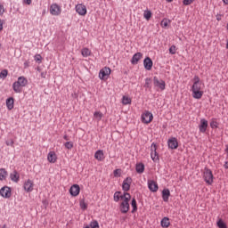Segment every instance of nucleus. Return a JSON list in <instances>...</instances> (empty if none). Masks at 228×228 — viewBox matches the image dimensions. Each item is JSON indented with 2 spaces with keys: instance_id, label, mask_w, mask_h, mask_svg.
<instances>
[{
  "instance_id": "obj_1",
  "label": "nucleus",
  "mask_w": 228,
  "mask_h": 228,
  "mask_svg": "<svg viewBox=\"0 0 228 228\" xmlns=\"http://www.w3.org/2000/svg\"><path fill=\"white\" fill-rule=\"evenodd\" d=\"M192 81L193 85L191 86V92L193 99H202V95H204L202 86H204V84H202L199 76H194Z\"/></svg>"
},
{
  "instance_id": "obj_2",
  "label": "nucleus",
  "mask_w": 228,
  "mask_h": 228,
  "mask_svg": "<svg viewBox=\"0 0 228 228\" xmlns=\"http://www.w3.org/2000/svg\"><path fill=\"white\" fill-rule=\"evenodd\" d=\"M28 86V78H26V77L21 76L18 77V80L15 81L12 84V90L15 94H20L22 92V88H24V86Z\"/></svg>"
},
{
  "instance_id": "obj_3",
  "label": "nucleus",
  "mask_w": 228,
  "mask_h": 228,
  "mask_svg": "<svg viewBox=\"0 0 228 228\" xmlns=\"http://www.w3.org/2000/svg\"><path fill=\"white\" fill-rule=\"evenodd\" d=\"M129 200H131V194L125 193L124 200L120 204V211L121 213H127L129 211Z\"/></svg>"
},
{
  "instance_id": "obj_4",
  "label": "nucleus",
  "mask_w": 228,
  "mask_h": 228,
  "mask_svg": "<svg viewBox=\"0 0 228 228\" xmlns=\"http://www.w3.org/2000/svg\"><path fill=\"white\" fill-rule=\"evenodd\" d=\"M203 179L208 186H211L215 179V176H213V171H211V169L205 168L203 172Z\"/></svg>"
},
{
  "instance_id": "obj_5",
  "label": "nucleus",
  "mask_w": 228,
  "mask_h": 228,
  "mask_svg": "<svg viewBox=\"0 0 228 228\" xmlns=\"http://www.w3.org/2000/svg\"><path fill=\"white\" fill-rule=\"evenodd\" d=\"M153 119L154 116L149 110H145L141 116V120L142 124H151Z\"/></svg>"
},
{
  "instance_id": "obj_6",
  "label": "nucleus",
  "mask_w": 228,
  "mask_h": 228,
  "mask_svg": "<svg viewBox=\"0 0 228 228\" xmlns=\"http://www.w3.org/2000/svg\"><path fill=\"white\" fill-rule=\"evenodd\" d=\"M157 151L158 145L155 142H152L151 146V158L155 163L156 161H159V155L158 154Z\"/></svg>"
},
{
  "instance_id": "obj_7",
  "label": "nucleus",
  "mask_w": 228,
  "mask_h": 228,
  "mask_svg": "<svg viewBox=\"0 0 228 228\" xmlns=\"http://www.w3.org/2000/svg\"><path fill=\"white\" fill-rule=\"evenodd\" d=\"M49 12H50L51 15L58 17V16L61 15V7L58 4H52L50 5Z\"/></svg>"
},
{
  "instance_id": "obj_8",
  "label": "nucleus",
  "mask_w": 228,
  "mask_h": 228,
  "mask_svg": "<svg viewBox=\"0 0 228 228\" xmlns=\"http://www.w3.org/2000/svg\"><path fill=\"white\" fill-rule=\"evenodd\" d=\"M75 10L80 17H85L86 13H88V10L86 9V5L85 4H77L75 6Z\"/></svg>"
},
{
  "instance_id": "obj_9",
  "label": "nucleus",
  "mask_w": 228,
  "mask_h": 228,
  "mask_svg": "<svg viewBox=\"0 0 228 228\" xmlns=\"http://www.w3.org/2000/svg\"><path fill=\"white\" fill-rule=\"evenodd\" d=\"M110 74H111V69L104 67L99 72V78L102 80L108 79Z\"/></svg>"
},
{
  "instance_id": "obj_10",
  "label": "nucleus",
  "mask_w": 228,
  "mask_h": 228,
  "mask_svg": "<svg viewBox=\"0 0 228 228\" xmlns=\"http://www.w3.org/2000/svg\"><path fill=\"white\" fill-rule=\"evenodd\" d=\"M0 195L4 199H10L12 197V189L8 186H4L0 189Z\"/></svg>"
},
{
  "instance_id": "obj_11",
  "label": "nucleus",
  "mask_w": 228,
  "mask_h": 228,
  "mask_svg": "<svg viewBox=\"0 0 228 228\" xmlns=\"http://www.w3.org/2000/svg\"><path fill=\"white\" fill-rule=\"evenodd\" d=\"M34 187H35V183H33V181L30 179L27 180L23 184V188L25 191H27L28 193H31V191H33L34 190Z\"/></svg>"
},
{
  "instance_id": "obj_12",
  "label": "nucleus",
  "mask_w": 228,
  "mask_h": 228,
  "mask_svg": "<svg viewBox=\"0 0 228 228\" xmlns=\"http://www.w3.org/2000/svg\"><path fill=\"white\" fill-rule=\"evenodd\" d=\"M167 145L169 149H171L172 151H175V149L179 147V142H177V138L172 137L168 139Z\"/></svg>"
},
{
  "instance_id": "obj_13",
  "label": "nucleus",
  "mask_w": 228,
  "mask_h": 228,
  "mask_svg": "<svg viewBox=\"0 0 228 228\" xmlns=\"http://www.w3.org/2000/svg\"><path fill=\"white\" fill-rule=\"evenodd\" d=\"M153 85L154 86H157V88H159V90H165V81L158 79L157 77H154L153 78Z\"/></svg>"
},
{
  "instance_id": "obj_14",
  "label": "nucleus",
  "mask_w": 228,
  "mask_h": 228,
  "mask_svg": "<svg viewBox=\"0 0 228 228\" xmlns=\"http://www.w3.org/2000/svg\"><path fill=\"white\" fill-rule=\"evenodd\" d=\"M79 191H81V188L77 184H74L69 189V193L72 197H77L79 195Z\"/></svg>"
},
{
  "instance_id": "obj_15",
  "label": "nucleus",
  "mask_w": 228,
  "mask_h": 228,
  "mask_svg": "<svg viewBox=\"0 0 228 228\" xmlns=\"http://www.w3.org/2000/svg\"><path fill=\"white\" fill-rule=\"evenodd\" d=\"M131 183H133V179H131V177H127L126 179L124 180L122 185L124 191H129L131 188Z\"/></svg>"
},
{
  "instance_id": "obj_16",
  "label": "nucleus",
  "mask_w": 228,
  "mask_h": 228,
  "mask_svg": "<svg viewBox=\"0 0 228 228\" xmlns=\"http://www.w3.org/2000/svg\"><path fill=\"white\" fill-rule=\"evenodd\" d=\"M142 58H143V54L142 53H137L134 54L133 58L131 60V64L137 65L138 62L140 61V60H142Z\"/></svg>"
},
{
  "instance_id": "obj_17",
  "label": "nucleus",
  "mask_w": 228,
  "mask_h": 228,
  "mask_svg": "<svg viewBox=\"0 0 228 228\" xmlns=\"http://www.w3.org/2000/svg\"><path fill=\"white\" fill-rule=\"evenodd\" d=\"M199 129L200 133H206V131L208 130V120L206 118L200 119Z\"/></svg>"
},
{
  "instance_id": "obj_18",
  "label": "nucleus",
  "mask_w": 228,
  "mask_h": 228,
  "mask_svg": "<svg viewBox=\"0 0 228 228\" xmlns=\"http://www.w3.org/2000/svg\"><path fill=\"white\" fill-rule=\"evenodd\" d=\"M152 65H153V62H152V60L151 59V57H147L144 59L143 66H144V69H146V70H151Z\"/></svg>"
},
{
  "instance_id": "obj_19",
  "label": "nucleus",
  "mask_w": 228,
  "mask_h": 228,
  "mask_svg": "<svg viewBox=\"0 0 228 228\" xmlns=\"http://www.w3.org/2000/svg\"><path fill=\"white\" fill-rule=\"evenodd\" d=\"M5 104H6L7 110H13L15 100L13 99V97H10L6 100Z\"/></svg>"
},
{
  "instance_id": "obj_20",
  "label": "nucleus",
  "mask_w": 228,
  "mask_h": 228,
  "mask_svg": "<svg viewBox=\"0 0 228 228\" xmlns=\"http://www.w3.org/2000/svg\"><path fill=\"white\" fill-rule=\"evenodd\" d=\"M58 159V157L56 156V152L50 151L47 156V160L49 163H56V160Z\"/></svg>"
},
{
  "instance_id": "obj_21",
  "label": "nucleus",
  "mask_w": 228,
  "mask_h": 228,
  "mask_svg": "<svg viewBox=\"0 0 228 228\" xmlns=\"http://www.w3.org/2000/svg\"><path fill=\"white\" fill-rule=\"evenodd\" d=\"M94 158L97 159V161H104V151L102 150H98L94 153Z\"/></svg>"
},
{
  "instance_id": "obj_22",
  "label": "nucleus",
  "mask_w": 228,
  "mask_h": 228,
  "mask_svg": "<svg viewBox=\"0 0 228 228\" xmlns=\"http://www.w3.org/2000/svg\"><path fill=\"white\" fill-rule=\"evenodd\" d=\"M126 193L127 192H120V191H116L114 193V201L118 202V200H124V197H126Z\"/></svg>"
},
{
  "instance_id": "obj_23",
  "label": "nucleus",
  "mask_w": 228,
  "mask_h": 228,
  "mask_svg": "<svg viewBox=\"0 0 228 228\" xmlns=\"http://www.w3.org/2000/svg\"><path fill=\"white\" fill-rule=\"evenodd\" d=\"M10 179L13 183H19V181L20 179V175H19V173L17 171H13L12 173L10 174Z\"/></svg>"
},
{
  "instance_id": "obj_24",
  "label": "nucleus",
  "mask_w": 228,
  "mask_h": 228,
  "mask_svg": "<svg viewBox=\"0 0 228 228\" xmlns=\"http://www.w3.org/2000/svg\"><path fill=\"white\" fill-rule=\"evenodd\" d=\"M149 190L151 191H158V183L152 180L148 181Z\"/></svg>"
},
{
  "instance_id": "obj_25",
  "label": "nucleus",
  "mask_w": 228,
  "mask_h": 228,
  "mask_svg": "<svg viewBox=\"0 0 228 228\" xmlns=\"http://www.w3.org/2000/svg\"><path fill=\"white\" fill-rule=\"evenodd\" d=\"M169 198H170V190L164 189L162 191V199H163L164 202H168Z\"/></svg>"
},
{
  "instance_id": "obj_26",
  "label": "nucleus",
  "mask_w": 228,
  "mask_h": 228,
  "mask_svg": "<svg viewBox=\"0 0 228 228\" xmlns=\"http://www.w3.org/2000/svg\"><path fill=\"white\" fill-rule=\"evenodd\" d=\"M81 54L84 58H88V56L92 55V51L89 48L84 47L81 50Z\"/></svg>"
},
{
  "instance_id": "obj_27",
  "label": "nucleus",
  "mask_w": 228,
  "mask_h": 228,
  "mask_svg": "<svg viewBox=\"0 0 228 228\" xmlns=\"http://www.w3.org/2000/svg\"><path fill=\"white\" fill-rule=\"evenodd\" d=\"M135 170L137 174H143V172L145 171V165H143V163L136 164Z\"/></svg>"
},
{
  "instance_id": "obj_28",
  "label": "nucleus",
  "mask_w": 228,
  "mask_h": 228,
  "mask_svg": "<svg viewBox=\"0 0 228 228\" xmlns=\"http://www.w3.org/2000/svg\"><path fill=\"white\" fill-rule=\"evenodd\" d=\"M8 177V171L4 168H0V181H6Z\"/></svg>"
},
{
  "instance_id": "obj_29",
  "label": "nucleus",
  "mask_w": 228,
  "mask_h": 228,
  "mask_svg": "<svg viewBox=\"0 0 228 228\" xmlns=\"http://www.w3.org/2000/svg\"><path fill=\"white\" fill-rule=\"evenodd\" d=\"M161 226L164 228H168L170 227V219L168 217H164L161 222Z\"/></svg>"
},
{
  "instance_id": "obj_30",
  "label": "nucleus",
  "mask_w": 228,
  "mask_h": 228,
  "mask_svg": "<svg viewBox=\"0 0 228 228\" xmlns=\"http://www.w3.org/2000/svg\"><path fill=\"white\" fill-rule=\"evenodd\" d=\"M83 228H99V223L97 221H93Z\"/></svg>"
},
{
  "instance_id": "obj_31",
  "label": "nucleus",
  "mask_w": 228,
  "mask_h": 228,
  "mask_svg": "<svg viewBox=\"0 0 228 228\" xmlns=\"http://www.w3.org/2000/svg\"><path fill=\"white\" fill-rule=\"evenodd\" d=\"M102 117H103V115H102V112H101V111H95L94 113V118L96 120H98V122H101V120H102Z\"/></svg>"
},
{
  "instance_id": "obj_32",
  "label": "nucleus",
  "mask_w": 228,
  "mask_h": 228,
  "mask_svg": "<svg viewBox=\"0 0 228 228\" xmlns=\"http://www.w3.org/2000/svg\"><path fill=\"white\" fill-rule=\"evenodd\" d=\"M152 17V12L149 11V10H146L144 11L143 12V18L146 20H151V18Z\"/></svg>"
},
{
  "instance_id": "obj_33",
  "label": "nucleus",
  "mask_w": 228,
  "mask_h": 228,
  "mask_svg": "<svg viewBox=\"0 0 228 228\" xmlns=\"http://www.w3.org/2000/svg\"><path fill=\"white\" fill-rule=\"evenodd\" d=\"M132 100L129 96H123L122 98V104H124V106H127V104H131Z\"/></svg>"
},
{
  "instance_id": "obj_34",
  "label": "nucleus",
  "mask_w": 228,
  "mask_h": 228,
  "mask_svg": "<svg viewBox=\"0 0 228 228\" xmlns=\"http://www.w3.org/2000/svg\"><path fill=\"white\" fill-rule=\"evenodd\" d=\"M7 77H8V69H3L0 72V79H6Z\"/></svg>"
},
{
  "instance_id": "obj_35",
  "label": "nucleus",
  "mask_w": 228,
  "mask_h": 228,
  "mask_svg": "<svg viewBox=\"0 0 228 228\" xmlns=\"http://www.w3.org/2000/svg\"><path fill=\"white\" fill-rule=\"evenodd\" d=\"M131 206L133 208L132 213H134L135 211L138 210V207L136 206V200L135 199L132 200Z\"/></svg>"
},
{
  "instance_id": "obj_36",
  "label": "nucleus",
  "mask_w": 228,
  "mask_h": 228,
  "mask_svg": "<svg viewBox=\"0 0 228 228\" xmlns=\"http://www.w3.org/2000/svg\"><path fill=\"white\" fill-rule=\"evenodd\" d=\"M64 146L66 149H68L69 151H70L71 149L74 148V142H67L64 143Z\"/></svg>"
},
{
  "instance_id": "obj_37",
  "label": "nucleus",
  "mask_w": 228,
  "mask_h": 228,
  "mask_svg": "<svg viewBox=\"0 0 228 228\" xmlns=\"http://www.w3.org/2000/svg\"><path fill=\"white\" fill-rule=\"evenodd\" d=\"M210 127L212 129H216L218 127V122L216 121V119H212V121L210 122Z\"/></svg>"
},
{
  "instance_id": "obj_38",
  "label": "nucleus",
  "mask_w": 228,
  "mask_h": 228,
  "mask_svg": "<svg viewBox=\"0 0 228 228\" xmlns=\"http://www.w3.org/2000/svg\"><path fill=\"white\" fill-rule=\"evenodd\" d=\"M168 20H167V19H164V20H162V21H161V23H160V25H161V28H168Z\"/></svg>"
},
{
  "instance_id": "obj_39",
  "label": "nucleus",
  "mask_w": 228,
  "mask_h": 228,
  "mask_svg": "<svg viewBox=\"0 0 228 228\" xmlns=\"http://www.w3.org/2000/svg\"><path fill=\"white\" fill-rule=\"evenodd\" d=\"M217 226H218L219 228H227V224H225L222 221V219H220V220L217 222Z\"/></svg>"
},
{
  "instance_id": "obj_40",
  "label": "nucleus",
  "mask_w": 228,
  "mask_h": 228,
  "mask_svg": "<svg viewBox=\"0 0 228 228\" xmlns=\"http://www.w3.org/2000/svg\"><path fill=\"white\" fill-rule=\"evenodd\" d=\"M114 177H120L121 174H122V170L121 169H116L114 170Z\"/></svg>"
},
{
  "instance_id": "obj_41",
  "label": "nucleus",
  "mask_w": 228,
  "mask_h": 228,
  "mask_svg": "<svg viewBox=\"0 0 228 228\" xmlns=\"http://www.w3.org/2000/svg\"><path fill=\"white\" fill-rule=\"evenodd\" d=\"M35 61H38L39 63H42V55L36 54L34 57Z\"/></svg>"
},
{
  "instance_id": "obj_42",
  "label": "nucleus",
  "mask_w": 228,
  "mask_h": 228,
  "mask_svg": "<svg viewBox=\"0 0 228 228\" xmlns=\"http://www.w3.org/2000/svg\"><path fill=\"white\" fill-rule=\"evenodd\" d=\"M80 208L81 209H86L88 208V205L85 201H80Z\"/></svg>"
},
{
  "instance_id": "obj_43",
  "label": "nucleus",
  "mask_w": 228,
  "mask_h": 228,
  "mask_svg": "<svg viewBox=\"0 0 228 228\" xmlns=\"http://www.w3.org/2000/svg\"><path fill=\"white\" fill-rule=\"evenodd\" d=\"M193 1H195V0H183V3L185 6H188V5L191 4V3H193Z\"/></svg>"
},
{
  "instance_id": "obj_44",
  "label": "nucleus",
  "mask_w": 228,
  "mask_h": 228,
  "mask_svg": "<svg viewBox=\"0 0 228 228\" xmlns=\"http://www.w3.org/2000/svg\"><path fill=\"white\" fill-rule=\"evenodd\" d=\"M175 45H172L170 48H169V53L170 54H175Z\"/></svg>"
},
{
  "instance_id": "obj_45",
  "label": "nucleus",
  "mask_w": 228,
  "mask_h": 228,
  "mask_svg": "<svg viewBox=\"0 0 228 228\" xmlns=\"http://www.w3.org/2000/svg\"><path fill=\"white\" fill-rule=\"evenodd\" d=\"M4 5L0 4V15H4Z\"/></svg>"
},
{
  "instance_id": "obj_46",
  "label": "nucleus",
  "mask_w": 228,
  "mask_h": 228,
  "mask_svg": "<svg viewBox=\"0 0 228 228\" xmlns=\"http://www.w3.org/2000/svg\"><path fill=\"white\" fill-rule=\"evenodd\" d=\"M4 24V20H0V31H3V26Z\"/></svg>"
},
{
  "instance_id": "obj_47",
  "label": "nucleus",
  "mask_w": 228,
  "mask_h": 228,
  "mask_svg": "<svg viewBox=\"0 0 228 228\" xmlns=\"http://www.w3.org/2000/svg\"><path fill=\"white\" fill-rule=\"evenodd\" d=\"M23 3L25 4H31V0H24Z\"/></svg>"
},
{
  "instance_id": "obj_48",
  "label": "nucleus",
  "mask_w": 228,
  "mask_h": 228,
  "mask_svg": "<svg viewBox=\"0 0 228 228\" xmlns=\"http://www.w3.org/2000/svg\"><path fill=\"white\" fill-rule=\"evenodd\" d=\"M224 168H226V170L228 169V162H225L224 165Z\"/></svg>"
},
{
  "instance_id": "obj_49",
  "label": "nucleus",
  "mask_w": 228,
  "mask_h": 228,
  "mask_svg": "<svg viewBox=\"0 0 228 228\" xmlns=\"http://www.w3.org/2000/svg\"><path fill=\"white\" fill-rule=\"evenodd\" d=\"M225 152H226V154H227V158H228V144L226 145V148H225Z\"/></svg>"
},
{
  "instance_id": "obj_50",
  "label": "nucleus",
  "mask_w": 228,
  "mask_h": 228,
  "mask_svg": "<svg viewBox=\"0 0 228 228\" xmlns=\"http://www.w3.org/2000/svg\"><path fill=\"white\" fill-rule=\"evenodd\" d=\"M6 145H13V141H12L11 142H6Z\"/></svg>"
},
{
  "instance_id": "obj_51",
  "label": "nucleus",
  "mask_w": 228,
  "mask_h": 228,
  "mask_svg": "<svg viewBox=\"0 0 228 228\" xmlns=\"http://www.w3.org/2000/svg\"><path fill=\"white\" fill-rule=\"evenodd\" d=\"M24 67L25 68L29 67V64H28V62H24Z\"/></svg>"
},
{
  "instance_id": "obj_52",
  "label": "nucleus",
  "mask_w": 228,
  "mask_h": 228,
  "mask_svg": "<svg viewBox=\"0 0 228 228\" xmlns=\"http://www.w3.org/2000/svg\"><path fill=\"white\" fill-rule=\"evenodd\" d=\"M216 20H222V18L220 16H217Z\"/></svg>"
},
{
  "instance_id": "obj_53",
  "label": "nucleus",
  "mask_w": 228,
  "mask_h": 228,
  "mask_svg": "<svg viewBox=\"0 0 228 228\" xmlns=\"http://www.w3.org/2000/svg\"><path fill=\"white\" fill-rule=\"evenodd\" d=\"M223 2L224 3V4H228V0H223Z\"/></svg>"
},
{
  "instance_id": "obj_54",
  "label": "nucleus",
  "mask_w": 228,
  "mask_h": 228,
  "mask_svg": "<svg viewBox=\"0 0 228 228\" xmlns=\"http://www.w3.org/2000/svg\"><path fill=\"white\" fill-rule=\"evenodd\" d=\"M149 78L146 79V85H149Z\"/></svg>"
},
{
  "instance_id": "obj_55",
  "label": "nucleus",
  "mask_w": 228,
  "mask_h": 228,
  "mask_svg": "<svg viewBox=\"0 0 228 228\" xmlns=\"http://www.w3.org/2000/svg\"><path fill=\"white\" fill-rule=\"evenodd\" d=\"M64 140H69L67 135H64Z\"/></svg>"
},
{
  "instance_id": "obj_56",
  "label": "nucleus",
  "mask_w": 228,
  "mask_h": 228,
  "mask_svg": "<svg viewBox=\"0 0 228 228\" xmlns=\"http://www.w3.org/2000/svg\"><path fill=\"white\" fill-rule=\"evenodd\" d=\"M174 0H167V3H172Z\"/></svg>"
},
{
  "instance_id": "obj_57",
  "label": "nucleus",
  "mask_w": 228,
  "mask_h": 228,
  "mask_svg": "<svg viewBox=\"0 0 228 228\" xmlns=\"http://www.w3.org/2000/svg\"><path fill=\"white\" fill-rule=\"evenodd\" d=\"M2 228H6V224H4Z\"/></svg>"
},
{
  "instance_id": "obj_58",
  "label": "nucleus",
  "mask_w": 228,
  "mask_h": 228,
  "mask_svg": "<svg viewBox=\"0 0 228 228\" xmlns=\"http://www.w3.org/2000/svg\"><path fill=\"white\" fill-rule=\"evenodd\" d=\"M42 77H45V76H44V74H42Z\"/></svg>"
}]
</instances>
